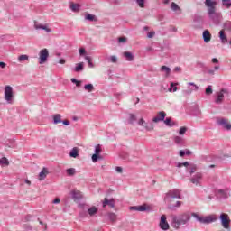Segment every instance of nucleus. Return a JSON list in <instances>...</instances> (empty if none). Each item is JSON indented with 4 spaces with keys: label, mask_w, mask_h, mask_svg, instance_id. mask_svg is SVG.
Here are the masks:
<instances>
[{
    "label": "nucleus",
    "mask_w": 231,
    "mask_h": 231,
    "mask_svg": "<svg viewBox=\"0 0 231 231\" xmlns=\"http://www.w3.org/2000/svg\"><path fill=\"white\" fill-rule=\"evenodd\" d=\"M70 10H72V12H79L80 5L75 4V3H71L70 4Z\"/></svg>",
    "instance_id": "obj_32"
},
{
    "label": "nucleus",
    "mask_w": 231,
    "mask_h": 231,
    "mask_svg": "<svg viewBox=\"0 0 231 231\" xmlns=\"http://www.w3.org/2000/svg\"><path fill=\"white\" fill-rule=\"evenodd\" d=\"M197 65L199 66V68H205V63L203 62H197Z\"/></svg>",
    "instance_id": "obj_63"
},
{
    "label": "nucleus",
    "mask_w": 231,
    "mask_h": 231,
    "mask_svg": "<svg viewBox=\"0 0 231 231\" xmlns=\"http://www.w3.org/2000/svg\"><path fill=\"white\" fill-rule=\"evenodd\" d=\"M161 71H164L166 73V76L169 77L171 75V68L167 66L161 67Z\"/></svg>",
    "instance_id": "obj_39"
},
{
    "label": "nucleus",
    "mask_w": 231,
    "mask_h": 231,
    "mask_svg": "<svg viewBox=\"0 0 231 231\" xmlns=\"http://www.w3.org/2000/svg\"><path fill=\"white\" fill-rule=\"evenodd\" d=\"M219 220H220V223L223 226V228H226V230H228V228H230V217H228V214L226 213H222L220 216H219Z\"/></svg>",
    "instance_id": "obj_5"
},
{
    "label": "nucleus",
    "mask_w": 231,
    "mask_h": 231,
    "mask_svg": "<svg viewBox=\"0 0 231 231\" xmlns=\"http://www.w3.org/2000/svg\"><path fill=\"white\" fill-rule=\"evenodd\" d=\"M5 98L7 104H14V88L10 85L5 87Z\"/></svg>",
    "instance_id": "obj_4"
},
{
    "label": "nucleus",
    "mask_w": 231,
    "mask_h": 231,
    "mask_svg": "<svg viewBox=\"0 0 231 231\" xmlns=\"http://www.w3.org/2000/svg\"><path fill=\"white\" fill-rule=\"evenodd\" d=\"M48 57H50V52L48 51V49L41 50L39 64H44V62H46V60H48Z\"/></svg>",
    "instance_id": "obj_8"
},
{
    "label": "nucleus",
    "mask_w": 231,
    "mask_h": 231,
    "mask_svg": "<svg viewBox=\"0 0 231 231\" xmlns=\"http://www.w3.org/2000/svg\"><path fill=\"white\" fill-rule=\"evenodd\" d=\"M181 199V191L178 189H170L164 197V201L166 203H171V199Z\"/></svg>",
    "instance_id": "obj_3"
},
{
    "label": "nucleus",
    "mask_w": 231,
    "mask_h": 231,
    "mask_svg": "<svg viewBox=\"0 0 231 231\" xmlns=\"http://www.w3.org/2000/svg\"><path fill=\"white\" fill-rule=\"evenodd\" d=\"M24 229H25L26 231H31V230H32V226H30V225H25V226H24Z\"/></svg>",
    "instance_id": "obj_59"
},
{
    "label": "nucleus",
    "mask_w": 231,
    "mask_h": 231,
    "mask_svg": "<svg viewBox=\"0 0 231 231\" xmlns=\"http://www.w3.org/2000/svg\"><path fill=\"white\" fill-rule=\"evenodd\" d=\"M72 199L79 200L82 198V195L79 191L72 190L71 191Z\"/></svg>",
    "instance_id": "obj_30"
},
{
    "label": "nucleus",
    "mask_w": 231,
    "mask_h": 231,
    "mask_svg": "<svg viewBox=\"0 0 231 231\" xmlns=\"http://www.w3.org/2000/svg\"><path fill=\"white\" fill-rule=\"evenodd\" d=\"M123 56L128 62H133V60H134V55L133 54V52L125 51L123 52Z\"/></svg>",
    "instance_id": "obj_17"
},
{
    "label": "nucleus",
    "mask_w": 231,
    "mask_h": 231,
    "mask_svg": "<svg viewBox=\"0 0 231 231\" xmlns=\"http://www.w3.org/2000/svg\"><path fill=\"white\" fill-rule=\"evenodd\" d=\"M69 156L70 158H79V148L74 147L73 149H71L69 152Z\"/></svg>",
    "instance_id": "obj_27"
},
{
    "label": "nucleus",
    "mask_w": 231,
    "mask_h": 231,
    "mask_svg": "<svg viewBox=\"0 0 231 231\" xmlns=\"http://www.w3.org/2000/svg\"><path fill=\"white\" fill-rule=\"evenodd\" d=\"M216 195L223 199H226V198H228V194H226V191H225L224 189H216Z\"/></svg>",
    "instance_id": "obj_21"
},
{
    "label": "nucleus",
    "mask_w": 231,
    "mask_h": 231,
    "mask_svg": "<svg viewBox=\"0 0 231 231\" xmlns=\"http://www.w3.org/2000/svg\"><path fill=\"white\" fill-rule=\"evenodd\" d=\"M202 37L204 42H210V40L212 39V34H210V32L208 30H205L202 33Z\"/></svg>",
    "instance_id": "obj_18"
},
{
    "label": "nucleus",
    "mask_w": 231,
    "mask_h": 231,
    "mask_svg": "<svg viewBox=\"0 0 231 231\" xmlns=\"http://www.w3.org/2000/svg\"><path fill=\"white\" fill-rule=\"evenodd\" d=\"M0 68H2V69H5V68H6V63L0 61Z\"/></svg>",
    "instance_id": "obj_62"
},
{
    "label": "nucleus",
    "mask_w": 231,
    "mask_h": 231,
    "mask_svg": "<svg viewBox=\"0 0 231 231\" xmlns=\"http://www.w3.org/2000/svg\"><path fill=\"white\" fill-rule=\"evenodd\" d=\"M176 86H178V84L171 82L169 88V91L170 92L173 91V93H176V91H178V87Z\"/></svg>",
    "instance_id": "obj_38"
},
{
    "label": "nucleus",
    "mask_w": 231,
    "mask_h": 231,
    "mask_svg": "<svg viewBox=\"0 0 231 231\" xmlns=\"http://www.w3.org/2000/svg\"><path fill=\"white\" fill-rule=\"evenodd\" d=\"M88 214L90 217L95 216V214H98V208L92 206L90 208L88 209Z\"/></svg>",
    "instance_id": "obj_26"
},
{
    "label": "nucleus",
    "mask_w": 231,
    "mask_h": 231,
    "mask_svg": "<svg viewBox=\"0 0 231 231\" xmlns=\"http://www.w3.org/2000/svg\"><path fill=\"white\" fill-rule=\"evenodd\" d=\"M139 125H143V127H145V129H147L148 131H151L152 129V125H147V123H145V120H143V118H141L138 122Z\"/></svg>",
    "instance_id": "obj_28"
},
{
    "label": "nucleus",
    "mask_w": 231,
    "mask_h": 231,
    "mask_svg": "<svg viewBox=\"0 0 231 231\" xmlns=\"http://www.w3.org/2000/svg\"><path fill=\"white\" fill-rule=\"evenodd\" d=\"M110 61L116 64V62H118V59L116 58V56H111Z\"/></svg>",
    "instance_id": "obj_52"
},
{
    "label": "nucleus",
    "mask_w": 231,
    "mask_h": 231,
    "mask_svg": "<svg viewBox=\"0 0 231 231\" xmlns=\"http://www.w3.org/2000/svg\"><path fill=\"white\" fill-rule=\"evenodd\" d=\"M192 91H193V89L189 88L188 90H183L182 93H183L184 97H189V95L192 94Z\"/></svg>",
    "instance_id": "obj_49"
},
{
    "label": "nucleus",
    "mask_w": 231,
    "mask_h": 231,
    "mask_svg": "<svg viewBox=\"0 0 231 231\" xmlns=\"http://www.w3.org/2000/svg\"><path fill=\"white\" fill-rule=\"evenodd\" d=\"M223 6H226V8H230L231 6V0H222Z\"/></svg>",
    "instance_id": "obj_47"
},
{
    "label": "nucleus",
    "mask_w": 231,
    "mask_h": 231,
    "mask_svg": "<svg viewBox=\"0 0 231 231\" xmlns=\"http://www.w3.org/2000/svg\"><path fill=\"white\" fill-rule=\"evenodd\" d=\"M171 10H173V12H178V10H181V8L176 3L172 2Z\"/></svg>",
    "instance_id": "obj_45"
},
{
    "label": "nucleus",
    "mask_w": 231,
    "mask_h": 231,
    "mask_svg": "<svg viewBox=\"0 0 231 231\" xmlns=\"http://www.w3.org/2000/svg\"><path fill=\"white\" fill-rule=\"evenodd\" d=\"M137 212H151V207L147 204L137 206Z\"/></svg>",
    "instance_id": "obj_22"
},
{
    "label": "nucleus",
    "mask_w": 231,
    "mask_h": 231,
    "mask_svg": "<svg viewBox=\"0 0 231 231\" xmlns=\"http://www.w3.org/2000/svg\"><path fill=\"white\" fill-rule=\"evenodd\" d=\"M201 180H203V173L197 172L189 179V181L190 183H193V185H201Z\"/></svg>",
    "instance_id": "obj_7"
},
{
    "label": "nucleus",
    "mask_w": 231,
    "mask_h": 231,
    "mask_svg": "<svg viewBox=\"0 0 231 231\" xmlns=\"http://www.w3.org/2000/svg\"><path fill=\"white\" fill-rule=\"evenodd\" d=\"M193 22L195 23V28H201V24H203V16L199 14H195L193 16Z\"/></svg>",
    "instance_id": "obj_13"
},
{
    "label": "nucleus",
    "mask_w": 231,
    "mask_h": 231,
    "mask_svg": "<svg viewBox=\"0 0 231 231\" xmlns=\"http://www.w3.org/2000/svg\"><path fill=\"white\" fill-rule=\"evenodd\" d=\"M174 142L177 145H183V138L180 137V136H176L174 138Z\"/></svg>",
    "instance_id": "obj_40"
},
{
    "label": "nucleus",
    "mask_w": 231,
    "mask_h": 231,
    "mask_svg": "<svg viewBox=\"0 0 231 231\" xmlns=\"http://www.w3.org/2000/svg\"><path fill=\"white\" fill-rule=\"evenodd\" d=\"M205 5L208 8V14L212 23H214V24L217 26L220 24L223 19V15H221V13L216 12L217 2L212 0H205Z\"/></svg>",
    "instance_id": "obj_2"
},
{
    "label": "nucleus",
    "mask_w": 231,
    "mask_h": 231,
    "mask_svg": "<svg viewBox=\"0 0 231 231\" xmlns=\"http://www.w3.org/2000/svg\"><path fill=\"white\" fill-rule=\"evenodd\" d=\"M217 70H219V65H216L215 67H214V69H208L207 71H206V73H208V75H215L216 74V71H217Z\"/></svg>",
    "instance_id": "obj_36"
},
{
    "label": "nucleus",
    "mask_w": 231,
    "mask_h": 231,
    "mask_svg": "<svg viewBox=\"0 0 231 231\" xmlns=\"http://www.w3.org/2000/svg\"><path fill=\"white\" fill-rule=\"evenodd\" d=\"M154 32H148V34H147V37H148V39H152V37H154Z\"/></svg>",
    "instance_id": "obj_56"
},
{
    "label": "nucleus",
    "mask_w": 231,
    "mask_h": 231,
    "mask_svg": "<svg viewBox=\"0 0 231 231\" xmlns=\"http://www.w3.org/2000/svg\"><path fill=\"white\" fill-rule=\"evenodd\" d=\"M25 221H32V215H27L25 217Z\"/></svg>",
    "instance_id": "obj_64"
},
{
    "label": "nucleus",
    "mask_w": 231,
    "mask_h": 231,
    "mask_svg": "<svg viewBox=\"0 0 231 231\" xmlns=\"http://www.w3.org/2000/svg\"><path fill=\"white\" fill-rule=\"evenodd\" d=\"M88 217V212L86 211L79 212V217Z\"/></svg>",
    "instance_id": "obj_54"
},
{
    "label": "nucleus",
    "mask_w": 231,
    "mask_h": 231,
    "mask_svg": "<svg viewBox=\"0 0 231 231\" xmlns=\"http://www.w3.org/2000/svg\"><path fill=\"white\" fill-rule=\"evenodd\" d=\"M165 116H167V113H165V111H160L157 113V116L152 118V122H154V124L163 122L165 120Z\"/></svg>",
    "instance_id": "obj_10"
},
{
    "label": "nucleus",
    "mask_w": 231,
    "mask_h": 231,
    "mask_svg": "<svg viewBox=\"0 0 231 231\" xmlns=\"http://www.w3.org/2000/svg\"><path fill=\"white\" fill-rule=\"evenodd\" d=\"M34 28L36 30H44L45 32H47V33H51V29L48 28V26H46V25L34 24Z\"/></svg>",
    "instance_id": "obj_25"
},
{
    "label": "nucleus",
    "mask_w": 231,
    "mask_h": 231,
    "mask_svg": "<svg viewBox=\"0 0 231 231\" xmlns=\"http://www.w3.org/2000/svg\"><path fill=\"white\" fill-rule=\"evenodd\" d=\"M74 71L76 73H79V71H84V62L78 63L74 68Z\"/></svg>",
    "instance_id": "obj_31"
},
{
    "label": "nucleus",
    "mask_w": 231,
    "mask_h": 231,
    "mask_svg": "<svg viewBox=\"0 0 231 231\" xmlns=\"http://www.w3.org/2000/svg\"><path fill=\"white\" fill-rule=\"evenodd\" d=\"M190 165H192V163H189V162H182V167H190Z\"/></svg>",
    "instance_id": "obj_57"
},
{
    "label": "nucleus",
    "mask_w": 231,
    "mask_h": 231,
    "mask_svg": "<svg viewBox=\"0 0 231 231\" xmlns=\"http://www.w3.org/2000/svg\"><path fill=\"white\" fill-rule=\"evenodd\" d=\"M52 203H54V205H57V204H59V203H60V199L56 198V199L52 201Z\"/></svg>",
    "instance_id": "obj_58"
},
{
    "label": "nucleus",
    "mask_w": 231,
    "mask_h": 231,
    "mask_svg": "<svg viewBox=\"0 0 231 231\" xmlns=\"http://www.w3.org/2000/svg\"><path fill=\"white\" fill-rule=\"evenodd\" d=\"M48 174H50V171H48V168H42V171L39 173V180L42 181V180H46Z\"/></svg>",
    "instance_id": "obj_16"
},
{
    "label": "nucleus",
    "mask_w": 231,
    "mask_h": 231,
    "mask_svg": "<svg viewBox=\"0 0 231 231\" xmlns=\"http://www.w3.org/2000/svg\"><path fill=\"white\" fill-rule=\"evenodd\" d=\"M224 93H226V90L225 88H222L220 92L217 93V96L215 99V104H223V100H225Z\"/></svg>",
    "instance_id": "obj_12"
},
{
    "label": "nucleus",
    "mask_w": 231,
    "mask_h": 231,
    "mask_svg": "<svg viewBox=\"0 0 231 231\" xmlns=\"http://www.w3.org/2000/svg\"><path fill=\"white\" fill-rule=\"evenodd\" d=\"M29 56L26 54H22L18 57L19 62H24V60H28Z\"/></svg>",
    "instance_id": "obj_41"
},
{
    "label": "nucleus",
    "mask_w": 231,
    "mask_h": 231,
    "mask_svg": "<svg viewBox=\"0 0 231 231\" xmlns=\"http://www.w3.org/2000/svg\"><path fill=\"white\" fill-rule=\"evenodd\" d=\"M61 124H63V125H69V121L68 120H61Z\"/></svg>",
    "instance_id": "obj_60"
},
{
    "label": "nucleus",
    "mask_w": 231,
    "mask_h": 231,
    "mask_svg": "<svg viewBox=\"0 0 231 231\" xmlns=\"http://www.w3.org/2000/svg\"><path fill=\"white\" fill-rule=\"evenodd\" d=\"M218 125H223L224 129H226V131H230L231 125L226 122V119L222 118L217 121Z\"/></svg>",
    "instance_id": "obj_14"
},
{
    "label": "nucleus",
    "mask_w": 231,
    "mask_h": 231,
    "mask_svg": "<svg viewBox=\"0 0 231 231\" xmlns=\"http://www.w3.org/2000/svg\"><path fill=\"white\" fill-rule=\"evenodd\" d=\"M187 133V127L182 126L180 128L179 134H185Z\"/></svg>",
    "instance_id": "obj_50"
},
{
    "label": "nucleus",
    "mask_w": 231,
    "mask_h": 231,
    "mask_svg": "<svg viewBox=\"0 0 231 231\" xmlns=\"http://www.w3.org/2000/svg\"><path fill=\"white\" fill-rule=\"evenodd\" d=\"M140 8H145V0H135Z\"/></svg>",
    "instance_id": "obj_44"
},
{
    "label": "nucleus",
    "mask_w": 231,
    "mask_h": 231,
    "mask_svg": "<svg viewBox=\"0 0 231 231\" xmlns=\"http://www.w3.org/2000/svg\"><path fill=\"white\" fill-rule=\"evenodd\" d=\"M94 154L92 155V162L95 163L98 162V160H102L100 152H102V146L100 144L96 145Z\"/></svg>",
    "instance_id": "obj_6"
},
{
    "label": "nucleus",
    "mask_w": 231,
    "mask_h": 231,
    "mask_svg": "<svg viewBox=\"0 0 231 231\" xmlns=\"http://www.w3.org/2000/svg\"><path fill=\"white\" fill-rule=\"evenodd\" d=\"M159 226L161 230H169V228H171V226H169V222H167V217L165 215H162L161 217Z\"/></svg>",
    "instance_id": "obj_9"
},
{
    "label": "nucleus",
    "mask_w": 231,
    "mask_h": 231,
    "mask_svg": "<svg viewBox=\"0 0 231 231\" xmlns=\"http://www.w3.org/2000/svg\"><path fill=\"white\" fill-rule=\"evenodd\" d=\"M188 84H189V86H193V88H192L193 91H198V89H199V87H198L197 85H195L194 82H189V83H188Z\"/></svg>",
    "instance_id": "obj_51"
},
{
    "label": "nucleus",
    "mask_w": 231,
    "mask_h": 231,
    "mask_svg": "<svg viewBox=\"0 0 231 231\" xmlns=\"http://www.w3.org/2000/svg\"><path fill=\"white\" fill-rule=\"evenodd\" d=\"M181 205H183V202L177 201L175 204H169L168 205V210H176V208H180Z\"/></svg>",
    "instance_id": "obj_23"
},
{
    "label": "nucleus",
    "mask_w": 231,
    "mask_h": 231,
    "mask_svg": "<svg viewBox=\"0 0 231 231\" xmlns=\"http://www.w3.org/2000/svg\"><path fill=\"white\" fill-rule=\"evenodd\" d=\"M67 176H75L77 174V170L75 168H69L66 170Z\"/></svg>",
    "instance_id": "obj_34"
},
{
    "label": "nucleus",
    "mask_w": 231,
    "mask_h": 231,
    "mask_svg": "<svg viewBox=\"0 0 231 231\" xmlns=\"http://www.w3.org/2000/svg\"><path fill=\"white\" fill-rule=\"evenodd\" d=\"M52 123L54 124V125H57V124H62V116H60V114L53 115Z\"/></svg>",
    "instance_id": "obj_20"
},
{
    "label": "nucleus",
    "mask_w": 231,
    "mask_h": 231,
    "mask_svg": "<svg viewBox=\"0 0 231 231\" xmlns=\"http://www.w3.org/2000/svg\"><path fill=\"white\" fill-rule=\"evenodd\" d=\"M116 201L115 199H108L107 198H105L104 201L102 202L103 208H106V207H109L110 208H115Z\"/></svg>",
    "instance_id": "obj_11"
},
{
    "label": "nucleus",
    "mask_w": 231,
    "mask_h": 231,
    "mask_svg": "<svg viewBox=\"0 0 231 231\" xmlns=\"http://www.w3.org/2000/svg\"><path fill=\"white\" fill-rule=\"evenodd\" d=\"M218 37H219L222 44H226V42H228V38L226 37V34L225 33V30H221L218 32Z\"/></svg>",
    "instance_id": "obj_15"
},
{
    "label": "nucleus",
    "mask_w": 231,
    "mask_h": 231,
    "mask_svg": "<svg viewBox=\"0 0 231 231\" xmlns=\"http://www.w3.org/2000/svg\"><path fill=\"white\" fill-rule=\"evenodd\" d=\"M196 171H198V165L191 163L189 166V174L190 176H192V174H194V172H196Z\"/></svg>",
    "instance_id": "obj_37"
},
{
    "label": "nucleus",
    "mask_w": 231,
    "mask_h": 231,
    "mask_svg": "<svg viewBox=\"0 0 231 231\" xmlns=\"http://www.w3.org/2000/svg\"><path fill=\"white\" fill-rule=\"evenodd\" d=\"M84 89L85 91H88V93H91V91L95 90V87L93 86V84L88 83L84 86Z\"/></svg>",
    "instance_id": "obj_33"
},
{
    "label": "nucleus",
    "mask_w": 231,
    "mask_h": 231,
    "mask_svg": "<svg viewBox=\"0 0 231 231\" xmlns=\"http://www.w3.org/2000/svg\"><path fill=\"white\" fill-rule=\"evenodd\" d=\"M116 171L119 174H122V172H124V169L122 167H120V166L116 167Z\"/></svg>",
    "instance_id": "obj_55"
},
{
    "label": "nucleus",
    "mask_w": 231,
    "mask_h": 231,
    "mask_svg": "<svg viewBox=\"0 0 231 231\" xmlns=\"http://www.w3.org/2000/svg\"><path fill=\"white\" fill-rule=\"evenodd\" d=\"M128 122L129 124H134V122H136V116H134V114H130Z\"/></svg>",
    "instance_id": "obj_43"
},
{
    "label": "nucleus",
    "mask_w": 231,
    "mask_h": 231,
    "mask_svg": "<svg viewBox=\"0 0 231 231\" xmlns=\"http://www.w3.org/2000/svg\"><path fill=\"white\" fill-rule=\"evenodd\" d=\"M163 122L167 127H174L175 125H178L177 122L172 121V117H167Z\"/></svg>",
    "instance_id": "obj_19"
},
{
    "label": "nucleus",
    "mask_w": 231,
    "mask_h": 231,
    "mask_svg": "<svg viewBox=\"0 0 231 231\" xmlns=\"http://www.w3.org/2000/svg\"><path fill=\"white\" fill-rule=\"evenodd\" d=\"M79 55H80L81 57H84V55H86V49L80 48V49H79Z\"/></svg>",
    "instance_id": "obj_53"
},
{
    "label": "nucleus",
    "mask_w": 231,
    "mask_h": 231,
    "mask_svg": "<svg viewBox=\"0 0 231 231\" xmlns=\"http://www.w3.org/2000/svg\"><path fill=\"white\" fill-rule=\"evenodd\" d=\"M107 217L112 223H116L117 217L114 212L107 213Z\"/></svg>",
    "instance_id": "obj_29"
},
{
    "label": "nucleus",
    "mask_w": 231,
    "mask_h": 231,
    "mask_svg": "<svg viewBox=\"0 0 231 231\" xmlns=\"http://www.w3.org/2000/svg\"><path fill=\"white\" fill-rule=\"evenodd\" d=\"M85 19L87 21H89L90 23H97L98 21V19H97V16H95V14H87L85 15Z\"/></svg>",
    "instance_id": "obj_24"
},
{
    "label": "nucleus",
    "mask_w": 231,
    "mask_h": 231,
    "mask_svg": "<svg viewBox=\"0 0 231 231\" xmlns=\"http://www.w3.org/2000/svg\"><path fill=\"white\" fill-rule=\"evenodd\" d=\"M85 60H87V61L88 62V66H89L90 68H95V65L93 64V61H92V60H91V57L86 56V57H85Z\"/></svg>",
    "instance_id": "obj_46"
},
{
    "label": "nucleus",
    "mask_w": 231,
    "mask_h": 231,
    "mask_svg": "<svg viewBox=\"0 0 231 231\" xmlns=\"http://www.w3.org/2000/svg\"><path fill=\"white\" fill-rule=\"evenodd\" d=\"M192 217H195L196 221L201 223L202 225H210V223H216V221H217V216L214 214L207 217H202L199 216L198 213L184 212L180 215H175L172 217L173 228H176L178 230L180 226L183 225H189Z\"/></svg>",
    "instance_id": "obj_1"
},
{
    "label": "nucleus",
    "mask_w": 231,
    "mask_h": 231,
    "mask_svg": "<svg viewBox=\"0 0 231 231\" xmlns=\"http://www.w3.org/2000/svg\"><path fill=\"white\" fill-rule=\"evenodd\" d=\"M205 93L206 95L208 97L210 95H212L213 93V90H212V85H209L206 88V90H205Z\"/></svg>",
    "instance_id": "obj_42"
},
{
    "label": "nucleus",
    "mask_w": 231,
    "mask_h": 231,
    "mask_svg": "<svg viewBox=\"0 0 231 231\" xmlns=\"http://www.w3.org/2000/svg\"><path fill=\"white\" fill-rule=\"evenodd\" d=\"M118 42H119V44H124V43L127 42V37H125V36L119 37Z\"/></svg>",
    "instance_id": "obj_48"
},
{
    "label": "nucleus",
    "mask_w": 231,
    "mask_h": 231,
    "mask_svg": "<svg viewBox=\"0 0 231 231\" xmlns=\"http://www.w3.org/2000/svg\"><path fill=\"white\" fill-rule=\"evenodd\" d=\"M0 165H5V167H8V165H10V161H8V158L6 157H2L0 159Z\"/></svg>",
    "instance_id": "obj_35"
},
{
    "label": "nucleus",
    "mask_w": 231,
    "mask_h": 231,
    "mask_svg": "<svg viewBox=\"0 0 231 231\" xmlns=\"http://www.w3.org/2000/svg\"><path fill=\"white\" fill-rule=\"evenodd\" d=\"M179 154H180V156L181 158H183V156H185V150H180V151L179 152Z\"/></svg>",
    "instance_id": "obj_61"
}]
</instances>
